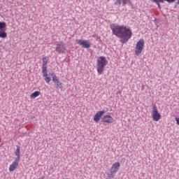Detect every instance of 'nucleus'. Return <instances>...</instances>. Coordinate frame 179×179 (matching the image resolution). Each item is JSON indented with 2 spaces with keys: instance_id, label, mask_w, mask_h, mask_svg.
Instances as JSON below:
<instances>
[{
  "instance_id": "nucleus-2",
  "label": "nucleus",
  "mask_w": 179,
  "mask_h": 179,
  "mask_svg": "<svg viewBox=\"0 0 179 179\" xmlns=\"http://www.w3.org/2000/svg\"><path fill=\"white\" fill-rule=\"evenodd\" d=\"M108 64V62L105 57L101 56L98 57L96 60V70L99 75H101L104 72V68Z\"/></svg>"
},
{
  "instance_id": "nucleus-4",
  "label": "nucleus",
  "mask_w": 179,
  "mask_h": 179,
  "mask_svg": "<svg viewBox=\"0 0 179 179\" xmlns=\"http://www.w3.org/2000/svg\"><path fill=\"white\" fill-rule=\"evenodd\" d=\"M152 117V120L156 122L160 121L162 119V115H160V113H159V110L157 109V106H156V105L153 106Z\"/></svg>"
},
{
  "instance_id": "nucleus-16",
  "label": "nucleus",
  "mask_w": 179,
  "mask_h": 179,
  "mask_svg": "<svg viewBox=\"0 0 179 179\" xmlns=\"http://www.w3.org/2000/svg\"><path fill=\"white\" fill-rule=\"evenodd\" d=\"M40 94H41V92L40 91H35L34 92L31 94L30 99H34L36 97H38V96H40Z\"/></svg>"
},
{
  "instance_id": "nucleus-15",
  "label": "nucleus",
  "mask_w": 179,
  "mask_h": 179,
  "mask_svg": "<svg viewBox=\"0 0 179 179\" xmlns=\"http://www.w3.org/2000/svg\"><path fill=\"white\" fill-rule=\"evenodd\" d=\"M48 64V57H44L42 59V69H47V65Z\"/></svg>"
},
{
  "instance_id": "nucleus-1",
  "label": "nucleus",
  "mask_w": 179,
  "mask_h": 179,
  "mask_svg": "<svg viewBox=\"0 0 179 179\" xmlns=\"http://www.w3.org/2000/svg\"><path fill=\"white\" fill-rule=\"evenodd\" d=\"M110 29L113 34L120 38L121 43H127L132 37V31L125 25L113 24Z\"/></svg>"
},
{
  "instance_id": "nucleus-23",
  "label": "nucleus",
  "mask_w": 179,
  "mask_h": 179,
  "mask_svg": "<svg viewBox=\"0 0 179 179\" xmlns=\"http://www.w3.org/2000/svg\"><path fill=\"white\" fill-rule=\"evenodd\" d=\"M153 2H157V0H153Z\"/></svg>"
},
{
  "instance_id": "nucleus-7",
  "label": "nucleus",
  "mask_w": 179,
  "mask_h": 179,
  "mask_svg": "<svg viewBox=\"0 0 179 179\" xmlns=\"http://www.w3.org/2000/svg\"><path fill=\"white\" fill-rule=\"evenodd\" d=\"M76 41L77 44L81 45L83 48H90V43L86 40L77 39Z\"/></svg>"
},
{
  "instance_id": "nucleus-3",
  "label": "nucleus",
  "mask_w": 179,
  "mask_h": 179,
  "mask_svg": "<svg viewBox=\"0 0 179 179\" xmlns=\"http://www.w3.org/2000/svg\"><path fill=\"white\" fill-rule=\"evenodd\" d=\"M143 48H145V40L141 38L136 44L135 55H141L142 51H143Z\"/></svg>"
},
{
  "instance_id": "nucleus-18",
  "label": "nucleus",
  "mask_w": 179,
  "mask_h": 179,
  "mask_svg": "<svg viewBox=\"0 0 179 179\" xmlns=\"http://www.w3.org/2000/svg\"><path fill=\"white\" fill-rule=\"evenodd\" d=\"M114 177H115V174L114 173V172H111L110 171V173H108L107 179H113V178H114Z\"/></svg>"
},
{
  "instance_id": "nucleus-11",
  "label": "nucleus",
  "mask_w": 179,
  "mask_h": 179,
  "mask_svg": "<svg viewBox=\"0 0 179 179\" xmlns=\"http://www.w3.org/2000/svg\"><path fill=\"white\" fill-rule=\"evenodd\" d=\"M19 160L15 159L12 164L10 165L9 171H15L17 166H19Z\"/></svg>"
},
{
  "instance_id": "nucleus-22",
  "label": "nucleus",
  "mask_w": 179,
  "mask_h": 179,
  "mask_svg": "<svg viewBox=\"0 0 179 179\" xmlns=\"http://www.w3.org/2000/svg\"><path fill=\"white\" fill-rule=\"evenodd\" d=\"M157 1H158V2L163 3V2H164V1H166V0H157Z\"/></svg>"
},
{
  "instance_id": "nucleus-21",
  "label": "nucleus",
  "mask_w": 179,
  "mask_h": 179,
  "mask_svg": "<svg viewBox=\"0 0 179 179\" xmlns=\"http://www.w3.org/2000/svg\"><path fill=\"white\" fill-rule=\"evenodd\" d=\"M176 121L177 125H179V118L178 117H176Z\"/></svg>"
},
{
  "instance_id": "nucleus-25",
  "label": "nucleus",
  "mask_w": 179,
  "mask_h": 179,
  "mask_svg": "<svg viewBox=\"0 0 179 179\" xmlns=\"http://www.w3.org/2000/svg\"><path fill=\"white\" fill-rule=\"evenodd\" d=\"M107 1H110V0H107Z\"/></svg>"
},
{
  "instance_id": "nucleus-8",
  "label": "nucleus",
  "mask_w": 179,
  "mask_h": 179,
  "mask_svg": "<svg viewBox=\"0 0 179 179\" xmlns=\"http://www.w3.org/2000/svg\"><path fill=\"white\" fill-rule=\"evenodd\" d=\"M52 82H54V83H56V89H62V86H64V84H62L59 79H58L57 75L53 76Z\"/></svg>"
},
{
  "instance_id": "nucleus-14",
  "label": "nucleus",
  "mask_w": 179,
  "mask_h": 179,
  "mask_svg": "<svg viewBox=\"0 0 179 179\" xmlns=\"http://www.w3.org/2000/svg\"><path fill=\"white\" fill-rule=\"evenodd\" d=\"M129 2H131V0H116L115 5H117V6H120L121 3L123 5H127V3H129Z\"/></svg>"
},
{
  "instance_id": "nucleus-24",
  "label": "nucleus",
  "mask_w": 179,
  "mask_h": 179,
  "mask_svg": "<svg viewBox=\"0 0 179 179\" xmlns=\"http://www.w3.org/2000/svg\"><path fill=\"white\" fill-rule=\"evenodd\" d=\"M178 3H179V0H178Z\"/></svg>"
},
{
  "instance_id": "nucleus-13",
  "label": "nucleus",
  "mask_w": 179,
  "mask_h": 179,
  "mask_svg": "<svg viewBox=\"0 0 179 179\" xmlns=\"http://www.w3.org/2000/svg\"><path fill=\"white\" fill-rule=\"evenodd\" d=\"M43 76L45 78V80L46 83H50L51 82V78L48 76V73H47V69H42Z\"/></svg>"
},
{
  "instance_id": "nucleus-12",
  "label": "nucleus",
  "mask_w": 179,
  "mask_h": 179,
  "mask_svg": "<svg viewBox=\"0 0 179 179\" xmlns=\"http://www.w3.org/2000/svg\"><path fill=\"white\" fill-rule=\"evenodd\" d=\"M120 162H115L110 168V173H117L120 170Z\"/></svg>"
},
{
  "instance_id": "nucleus-5",
  "label": "nucleus",
  "mask_w": 179,
  "mask_h": 179,
  "mask_svg": "<svg viewBox=\"0 0 179 179\" xmlns=\"http://www.w3.org/2000/svg\"><path fill=\"white\" fill-rule=\"evenodd\" d=\"M6 27V22H0V38H6L8 37V34L5 30Z\"/></svg>"
},
{
  "instance_id": "nucleus-10",
  "label": "nucleus",
  "mask_w": 179,
  "mask_h": 179,
  "mask_svg": "<svg viewBox=\"0 0 179 179\" xmlns=\"http://www.w3.org/2000/svg\"><path fill=\"white\" fill-rule=\"evenodd\" d=\"M103 122H106L107 124H113V122H114V118L108 115H106L103 116Z\"/></svg>"
},
{
  "instance_id": "nucleus-9",
  "label": "nucleus",
  "mask_w": 179,
  "mask_h": 179,
  "mask_svg": "<svg viewBox=\"0 0 179 179\" xmlns=\"http://www.w3.org/2000/svg\"><path fill=\"white\" fill-rule=\"evenodd\" d=\"M105 113H106V111L104 110L98 111L94 116V122H99L101 117H103V115H104Z\"/></svg>"
},
{
  "instance_id": "nucleus-17",
  "label": "nucleus",
  "mask_w": 179,
  "mask_h": 179,
  "mask_svg": "<svg viewBox=\"0 0 179 179\" xmlns=\"http://www.w3.org/2000/svg\"><path fill=\"white\" fill-rule=\"evenodd\" d=\"M15 155L17 157L15 158V160H18L20 162V147L17 148Z\"/></svg>"
},
{
  "instance_id": "nucleus-20",
  "label": "nucleus",
  "mask_w": 179,
  "mask_h": 179,
  "mask_svg": "<svg viewBox=\"0 0 179 179\" xmlns=\"http://www.w3.org/2000/svg\"><path fill=\"white\" fill-rule=\"evenodd\" d=\"M166 2H169V3H171L173 2H176V0H166Z\"/></svg>"
},
{
  "instance_id": "nucleus-19",
  "label": "nucleus",
  "mask_w": 179,
  "mask_h": 179,
  "mask_svg": "<svg viewBox=\"0 0 179 179\" xmlns=\"http://www.w3.org/2000/svg\"><path fill=\"white\" fill-rule=\"evenodd\" d=\"M154 2H155V3H157V5L158 6V7L159 8V9L162 8V6H160V1H157H157H154Z\"/></svg>"
},
{
  "instance_id": "nucleus-6",
  "label": "nucleus",
  "mask_w": 179,
  "mask_h": 179,
  "mask_svg": "<svg viewBox=\"0 0 179 179\" xmlns=\"http://www.w3.org/2000/svg\"><path fill=\"white\" fill-rule=\"evenodd\" d=\"M66 51V46L63 43H59L56 47V52L57 54H64Z\"/></svg>"
}]
</instances>
